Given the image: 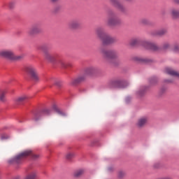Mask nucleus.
I'll return each mask as SVG.
<instances>
[{
    "label": "nucleus",
    "mask_w": 179,
    "mask_h": 179,
    "mask_svg": "<svg viewBox=\"0 0 179 179\" xmlns=\"http://www.w3.org/2000/svg\"><path fill=\"white\" fill-rule=\"evenodd\" d=\"M31 157L34 159V160H37L38 157H40L39 155L34 154L33 151L31 150H27L21 153H20L18 155L15 156L13 159V163H16L17 164H20V163H22L26 157Z\"/></svg>",
    "instance_id": "1"
},
{
    "label": "nucleus",
    "mask_w": 179,
    "mask_h": 179,
    "mask_svg": "<svg viewBox=\"0 0 179 179\" xmlns=\"http://www.w3.org/2000/svg\"><path fill=\"white\" fill-rule=\"evenodd\" d=\"M96 36L101 38L103 45H109V44H113L117 41V39L115 37H112L110 35H107L104 32L103 28H97L96 29Z\"/></svg>",
    "instance_id": "2"
},
{
    "label": "nucleus",
    "mask_w": 179,
    "mask_h": 179,
    "mask_svg": "<svg viewBox=\"0 0 179 179\" xmlns=\"http://www.w3.org/2000/svg\"><path fill=\"white\" fill-rule=\"evenodd\" d=\"M0 57L10 61H20L23 58V55H16L13 51L9 50H0Z\"/></svg>",
    "instance_id": "3"
},
{
    "label": "nucleus",
    "mask_w": 179,
    "mask_h": 179,
    "mask_svg": "<svg viewBox=\"0 0 179 179\" xmlns=\"http://www.w3.org/2000/svg\"><path fill=\"white\" fill-rule=\"evenodd\" d=\"M24 72L29 75L31 79L38 83L40 81V76H38V73L37 72V69L34 66H27L24 69Z\"/></svg>",
    "instance_id": "4"
},
{
    "label": "nucleus",
    "mask_w": 179,
    "mask_h": 179,
    "mask_svg": "<svg viewBox=\"0 0 179 179\" xmlns=\"http://www.w3.org/2000/svg\"><path fill=\"white\" fill-rule=\"evenodd\" d=\"M41 50L43 52L45 59L46 61H48V62H55V61H58V58H59V55L58 54L50 53L44 46L41 47Z\"/></svg>",
    "instance_id": "5"
},
{
    "label": "nucleus",
    "mask_w": 179,
    "mask_h": 179,
    "mask_svg": "<svg viewBox=\"0 0 179 179\" xmlns=\"http://www.w3.org/2000/svg\"><path fill=\"white\" fill-rule=\"evenodd\" d=\"M100 52L102 55L106 58V59L114 60L118 58V52L114 50H107L106 49H100Z\"/></svg>",
    "instance_id": "6"
},
{
    "label": "nucleus",
    "mask_w": 179,
    "mask_h": 179,
    "mask_svg": "<svg viewBox=\"0 0 179 179\" xmlns=\"http://www.w3.org/2000/svg\"><path fill=\"white\" fill-rule=\"evenodd\" d=\"M106 23L108 26H110V27H114V26H118V24H121V20L117 17L115 13L110 12L108 13Z\"/></svg>",
    "instance_id": "7"
},
{
    "label": "nucleus",
    "mask_w": 179,
    "mask_h": 179,
    "mask_svg": "<svg viewBox=\"0 0 179 179\" xmlns=\"http://www.w3.org/2000/svg\"><path fill=\"white\" fill-rule=\"evenodd\" d=\"M142 45L144 48H146V50H151V51H157L159 50V47L157 46L155 43L148 41L143 42Z\"/></svg>",
    "instance_id": "8"
},
{
    "label": "nucleus",
    "mask_w": 179,
    "mask_h": 179,
    "mask_svg": "<svg viewBox=\"0 0 179 179\" xmlns=\"http://www.w3.org/2000/svg\"><path fill=\"white\" fill-rule=\"evenodd\" d=\"M164 72L165 73H167L171 76H173V78H175V79H179V72L174 70L172 68H170V67L165 68Z\"/></svg>",
    "instance_id": "9"
},
{
    "label": "nucleus",
    "mask_w": 179,
    "mask_h": 179,
    "mask_svg": "<svg viewBox=\"0 0 179 179\" xmlns=\"http://www.w3.org/2000/svg\"><path fill=\"white\" fill-rule=\"evenodd\" d=\"M69 27L73 30L80 29V27H82V22L79 20H74L69 23Z\"/></svg>",
    "instance_id": "10"
},
{
    "label": "nucleus",
    "mask_w": 179,
    "mask_h": 179,
    "mask_svg": "<svg viewBox=\"0 0 179 179\" xmlns=\"http://www.w3.org/2000/svg\"><path fill=\"white\" fill-rule=\"evenodd\" d=\"M41 32V28L38 24L33 25L28 31L29 36H34V34H38Z\"/></svg>",
    "instance_id": "11"
},
{
    "label": "nucleus",
    "mask_w": 179,
    "mask_h": 179,
    "mask_svg": "<svg viewBox=\"0 0 179 179\" xmlns=\"http://www.w3.org/2000/svg\"><path fill=\"white\" fill-rule=\"evenodd\" d=\"M99 70L94 67H88L85 69L84 74L85 76H94L97 74Z\"/></svg>",
    "instance_id": "12"
},
{
    "label": "nucleus",
    "mask_w": 179,
    "mask_h": 179,
    "mask_svg": "<svg viewBox=\"0 0 179 179\" xmlns=\"http://www.w3.org/2000/svg\"><path fill=\"white\" fill-rule=\"evenodd\" d=\"M85 80H86L85 74L80 76L78 78L73 79L71 82V85H72L73 86H76V85H78V83H82V82H85Z\"/></svg>",
    "instance_id": "13"
},
{
    "label": "nucleus",
    "mask_w": 179,
    "mask_h": 179,
    "mask_svg": "<svg viewBox=\"0 0 179 179\" xmlns=\"http://www.w3.org/2000/svg\"><path fill=\"white\" fill-rule=\"evenodd\" d=\"M148 119L147 117H143L138 120L136 127L138 128H143L148 124Z\"/></svg>",
    "instance_id": "14"
},
{
    "label": "nucleus",
    "mask_w": 179,
    "mask_h": 179,
    "mask_svg": "<svg viewBox=\"0 0 179 179\" xmlns=\"http://www.w3.org/2000/svg\"><path fill=\"white\" fill-rule=\"evenodd\" d=\"M112 2L114 5V6H115L117 8V9H118V10H120V12H126L127 11V8H125V6H124V5L121 4V3H120V1H117V0H112Z\"/></svg>",
    "instance_id": "15"
},
{
    "label": "nucleus",
    "mask_w": 179,
    "mask_h": 179,
    "mask_svg": "<svg viewBox=\"0 0 179 179\" xmlns=\"http://www.w3.org/2000/svg\"><path fill=\"white\" fill-rule=\"evenodd\" d=\"M169 15L172 19H179V8H171L169 10Z\"/></svg>",
    "instance_id": "16"
},
{
    "label": "nucleus",
    "mask_w": 179,
    "mask_h": 179,
    "mask_svg": "<svg viewBox=\"0 0 179 179\" xmlns=\"http://www.w3.org/2000/svg\"><path fill=\"white\" fill-rule=\"evenodd\" d=\"M167 34V29H162L159 31H153L151 32L152 36H164V34Z\"/></svg>",
    "instance_id": "17"
},
{
    "label": "nucleus",
    "mask_w": 179,
    "mask_h": 179,
    "mask_svg": "<svg viewBox=\"0 0 179 179\" xmlns=\"http://www.w3.org/2000/svg\"><path fill=\"white\" fill-rule=\"evenodd\" d=\"M27 99V96L26 95L18 96L15 99V104H17V105L22 104V103H24V101H26Z\"/></svg>",
    "instance_id": "18"
},
{
    "label": "nucleus",
    "mask_w": 179,
    "mask_h": 179,
    "mask_svg": "<svg viewBox=\"0 0 179 179\" xmlns=\"http://www.w3.org/2000/svg\"><path fill=\"white\" fill-rule=\"evenodd\" d=\"M24 179H37V171H31L28 173Z\"/></svg>",
    "instance_id": "19"
},
{
    "label": "nucleus",
    "mask_w": 179,
    "mask_h": 179,
    "mask_svg": "<svg viewBox=\"0 0 179 179\" xmlns=\"http://www.w3.org/2000/svg\"><path fill=\"white\" fill-rule=\"evenodd\" d=\"M57 62L59 64V65H60V66H62V68H68V66H69V63L66 62L65 60L62 59H59L57 60Z\"/></svg>",
    "instance_id": "20"
},
{
    "label": "nucleus",
    "mask_w": 179,
    "mask_h": 179,
    "mask_svg": "<svg viewBox=\"0 0 179 179\" xmlns=\"http://www.w3.org/2000/svg\"><path fill=\"white\" fill-rule=\"evenodd\" d=\"M114 85L116 87H119L120 89H124L125 87V83L121 80H116L114 82Z\"/></svg>",
    "instance_id": "21"
},
{
    "label": "nucleus",
    "mask_w": 179,
    "mask_h": 179,
    "mask_svg": "<svg viewBox=\"0 0 179 179\" xmlns=\"http://www.w3.org/2000/svg\"><path fill=\"white\" fill-rule=\"evenodd\" d=\"M85 173V171L83 169H79L78 171H76V172H74V177H76V178L83 176V174Z\"/></svg>",
    "instance_id": "22"
},
{
    "label": "nucleus",
    "mask_w": 179,
    "mask_h": 179,
    "mask_svg": "<svg viewBox=\"0 0 179 179\" xmlns=\"http://www.w3.org/2000/svg\"><path fill=\"white\" fill-rule=\"evenodd\" d=\"M140 23L141 24H150V22L149 21V20L146 19V18H143L141 20Z\"/></svg>",
    "instance_id": "23"
},
{
    "label": "nucleus",
    "mask_w": 179,
    "mask_h": 179,
    "mask_svg": "<svg viewBox=\"0 0 179 179\" xmlns=\"http://www.w3.org/2000/svg\"><path fill=\"white\" fill-rule=\"evenodd\" d=\"M117 177L118 178H124V177H125V172H124L123 171H120L117 173Z\"/></svg>",
    "instance_id": "24"
},
{
    "label": "nucleus",
    "mask_w": 179,
    "mask_h": 179,
    "mask_svg": "<svg viewBox=\"0 0 179 179\" xmlns=\"http://www.w3.org/2000/svg\"><path fill=\"white\" fill-rule=\"evenodd\" d=\"M169 48H170V43L165 42L162 45V50H169Z\"/></svg>",
    "instance_id": "25"
},
{
    "label": "nucleus",
    "mask_w": 179,
    "mask_h": 179,
    "mask_svg": "<svg viewBox=\"0 0 179 179\" xmlns=\"http://www.w3.org/2000/svg\"><path fill=\"white\" fill-rule=\"evenodd\" d=\"M74 157H75V153L73 152H69L66 155V159H68L69 160H70V159H72Z\"/></svg>",
    "instance_id": "26"
},
{
    "label": "nucleus",
    "mask_w": 179,
    "mask_h": 179,
    "mask_svg": "<svg viewBox=\"0 0 179 179\" xmlns=\"http://www.w3.org/2000/svg\"><path fill=\"white\" fill-rule=\"evenodd\" d=\"M138 39L136 38H133L130 41V44L134 46V45H136V44H138Z\"/></svg>",
    "instance_id": "27"
},
{
    "label": "nucleus",
    "mask_w": 179,
    "mask_h": 179,
    "mask_svg": "<svg viewBox=\"0 0 179 179\" xmlns=\"http://www.w3.org/2000/svg\"><path fill=\"white\" fill-rule=\"evenodd\" d=\"M150 83H151V85H155V83H157V78L155 77L152 78L150 80Z\"/></svg>",
    "instance_id": "28"
},
{
    "label": "nucleus",
    "mask_w": 179,
    "mask_h": 179,
    "mask_svg": "<svg viewBox=\"0 0 179 179\" xmlns=\"http://www.w3.org/2000/svg\"><path fill=\"white\" fill-rule=\"evenodd\" d=\"M6 99H5V92H1L0 94V101H5Z\"/></svg>",
    "instance_id": "29"
},
{
    "label": "nucleus",
    "mask_w": 179,
    "mask_h": 179,
    "mask_svg": "<svg viewBox=\"0 0 179 179\" xmlns=\"http://www.w3.org/2000/svg\"><path fill=\"white\" fill-rule=\"evenodd\" d=\"M173 50L174 52H178L179 45H175Z\"/></svg>",
    "instance_id": "30"
},
{
    "label": "nucleus",
    "mask_w": 179,
    "mask_h": 179,
    "mask_svg": "<svg viewBox=\"0 0 179 179\" xmlns=\"http://www.w3.org/2000/svg\"><path fill=\"white\" fill-rule=\"evenodd\" d=\"M161 16L164 17V16H167V11L166 10H162L161 11Z\"/></svg>",
    "instance_id": "31"
},
{
    "label": "nucleus",
    "mask_w": 179,
    "mask_h": 179,
    "mask_svg": "<svg viewBox=\"0 0 179 179\" xmlns=\"http://www.w3.org/2000/svg\"><path fill=\"white\" fill-rule=\"evenodd\" d=\"M8 6H9V8H10V9L13 8V7L15 6V2H13V1L10 2V3H8Z\"/></svg>",
    "instance_id": "32"
},
{
    "label": "nucleus",
    "mask_w": 179,
    "mask_h": 179,
    "mask_svg": "<svg viewBox=\"0 0 179 179\" xmlns=\"http://www.w3.org/2000/svg\"><path fill=\"white\" fill-rule=\"evenodd\" d=\"M44 114H51V110L45 109L43 110Z\"/></svg>",
    "instance_id": "33"
},
{
    "label": "nucleus",
    "mask_w": 179,
    "mask_h": 179,
    "mask_svg": "<svg viewBox=\"0 0 179 179\" xmlns=\"http://www.w3.org/2000/svg\"><path fill=\"white\" fill-rule=\"evenodd\" d=\"M138 96H143V91H139L138 93H137Z\"/></svg>",
    "instance_id": "34"
},
{
    "label": "nucleus",
    "mask_w": 179,
    "mask_h": 179,
    "mask_svg": "<svg viewBox=\"0 0 179 179\" xmlns=\"http://www.w3.org/2000/svg\"><path fill=\"white\" fill-rule=\"evenodd\" d=\"M172 2H173V3H176V5H179V0H172Z\"/></svg>",
    "instance_id": "35"
},
{
    "label": "nucleus",
    "mask_w": 179,
    "mask_h": 179,
    "mask_svg": "<svg viewBox=\"0 0 179 179\" xmlns=\"http://www.w3.org/2000/svg\"><path fill=\"white\" fill-rule=\"evenodd\" d=\"M166 82H167L168 83H172L173 80H167Z\"/></svg>",
    "instance_id": "36"
},
{
    "label": "nucleus",
    "mask_w": 179,
    "mask_h": 179,
    "mask_svg": "<svg viewBox=\"0 0 179 179\" xmlns=\"http://www.w3.org/2000/svg\"><path fill=\"white\" fill-rule=\"evenodd\" d=\"M1 139H6V137H5L3 135H1Z\"/></svg>",
    "instance_id": "37"
},
{
    "label": "nucleus",
    "mask_w": 179,
    "mask_h": 179,
    "mask_svg": "<svg viewBox=\"0 0 179 179\" xmlns=\"http://www.w3.org/2000/svg\"><path fill=\"white\" fill-rule=\"evenodd\" d=\"M58 0H51L52 2H57Z\"/></svg>",
    "instance_id": "38"
},
{
    "label": "nucleus",
    "mask_w": 179,
    "mask_h": 179,
    "mask_svg": "<svg viewBox=\"0 0 179 179\" xmlns=\"http://www.w3.org/2000/svg\"><path fill=\"white\" fill-rule=\"evenodd\" d=\"M136 60L137 61H142V59L137 58Z\"/></svg>",
    "instance_id": "39"
},
{
    "label": "nucleus",
    "mask_w": 179,
    "mask_h": 179,
    "mask_svg": "<svg viewBox=\"0 0 179 179\" xmlns=\"http://www.w3.org/2000/svg\"><path fill=\"white\" fill-rule=\"evenodd\" d=\"M35 121H37V119H34Z\"/></svg>",
    "instance_id": "40"
},
{
    "label": "nucleus",
    "mask_w": 179,
    "mask_h": 179,
    "mask_svg": "<svg viewBox=\"0 0 179 179\" xmlns=\"http://www.w3.org/2000/svg\"><path fill=\"white\" fill-rule=\"evenodd\" d=\"M127 1H131V0H127Z\"/></svg>",
    "instance_id": "41"
}]
</instances>
